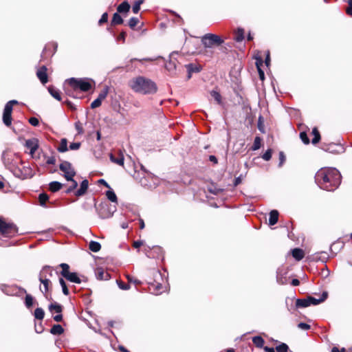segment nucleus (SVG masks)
Wrapping results in <instances>:
<instances>
[{
    "instance_id": "nucleus-37",
    "label": "nucleus",
    "mask_w": 352,
    "mask_h": 352,
    "mask_svg": "<svg viewBox=\"0 0 352 352\" xmlns=\"http://www.w3.org/2000/svg\"><path fill=\"white\" fill-rule=\"evenodd\" d=\"M261 145V138L258 136H256L254 139L253 146L252 147V150L256 151L260 148Z\"/></svg>"
},
{
    "instance_id": "nucleus-32",
    "label": "nucleus",
    "mask_w": 352,
    "mask_h": 352,
    "mask_svg": "<svg viewBox=\"0 0 352 352\" xmlns=\"http://www.w3.org/2000/svg\"><path fill=\"white\" fill-rule=\"evenodd\" d=\"M312 134L314 135V138L312 139V144H316L319 142L320 140V135L317 129V128H314L312 130Z\"/></svg>"
},
{
    "instance_id": "nucleus-54",
    "label": "nucleus",
    "mask_w": 352,
    "mask_h": 352,
    "mask_svg": "<svg viewBox=\"0 0 352 352\" xmlns=\"http://www.w3.org/2000/svg\"><path fill=\"white\" fill-rule=\"evenodd\" d=\"M107 20H108V14L107 12H104L102 15L100 19L99 20L98 23H99V25H102V23H106L107 21Z\"/></svg>"
},
{
    "instance_id": "nucleus-43",
    "label": "nucleus",
    "mask_w": 352,
    "mask_h": 352,
    "mask_svg": "<svg viewBox=\"0 0 352 352\" xmlns=\"http://www.w3.org/2000/svg\"><path fill=\"white\" fill-rule=\"evenodd\" d=\"M59 283H60V285H61L63 293L65 295H68L69 294V290H68V289L67 287L66 283H65V280H63V278H60L59 279Z\"/></svg>"
},
{
    "instance_id": "nucleus-47",
    "label": "nucleus",
    "mask_w": 352,
    "mask_h": 352,
    "mask_svg": "<svg viewBox=\"0 0 352 352\" xmlns=\"http://www.w3.org/2000/svg\"><path fill=\"white\" fill-rule=\"evenodd\" d=\"M300 138L304 144H308L309 143V139L305 132H301L300 133Z\"/></svg>"
},
{
    "instance_id": "nucleus-6",
    "label": "nucleus",
    "mask_w": 352,
    "mask_h": 352,
    "mask_svg": "<svg viewBox=\"0 0 352 352\" xmlns=\"http://www.w3.org/2000/svg\"><path fill=\"white\" fill-rule=\"evenodd\" d=\"M13 174L15 177L21 179H25L28 178H31L34 176V171L29 166H22L21 168L16 167L12 170Z\"/></svg>"
},
{
    "instance_id": "nucleus-28",
    "label": "nucleus",
    "mask_w": 352,
    "mask_h": 352,
    "mask_svg": "<svg viewBox=\"0 0 352 352\" xmlns=\"http://www.w3.org/2000/svg\"><path fill=\"white\" fill-rule=\"evenodd\" d=\"M123 23V19L118 13L113 14V19L111 20L112 25H119Z\"/></svg>"
},
{
    "instance_id": "nucleus-15",
    "label": "nucleus",
    "mask_w": 352,
    "mask_h": 352,
    "mask_svg": "<svg viewBox=\"0 0 352 352\" xmlns=\"http://www.w3.org/2000/svg\"><path fill=\"white\" fill-rule=\"evenodd\" d=\"M278 220V212L277 210H272L270 212L269 224L270 226L275 225Z\"/></svg>"
},
{
    "instance_id": "nucleus-34",
    "label": "nucleus",
    "mask_w": 352,
    "mask_h": 352,
    "mask_svg": "<svg viewBox=\"0 0 352 352\" xmlns=\"http://www.w3.org/2000/svg\"><path fill=\"white\" fill-rule=\"evenodd\" d=\"M60 267L62 268L61 275L65 278L67 276V274H69L70 272L69 271V266L67 263H61Z\"/></svg>"
},
{
    "instance_id": "nucleus-17",
    "label": "nucleus",
    "mask_w": 352,
    "mask_h": 352,
    "mask_svg": "<svg viewBox=\"0 0 352 352\" xmlns=\"http://www.w3.org/2000/svg\"><path fill=\"white\" fill-rule=\"evenodd\" d=\"M130 7L131 6L128 1H124L118 6L117 10L120 13H126L129 11Z\"/></svg>"
},
{
    "instance_id": "nucleus-64",
    "label": "nucleus",
    "mask_w": 352,
    "mask_h": 352,
    "mask_svg": "<svg viewBox=\"0 0 352 352\" xmlns=\"http://www.w3.org/2000/svg\"><path fill=\"white\" fill-rule=\"evenodd\" d=\"M263 349H264V351L265 352H275L274 348H271V347H268V346H265Z\"/></svg>"
},
{
    "instance_id": "nucleus-55",
    "label": "nucleus",
    "mask_w": 352,
    "mask_h": 352,
    "mask_svg": "<svg viewBox=\"0 0 352 352\" xmlns=\"http://www.w3.org/2000/svg\"><path fill=\"white\" fill-rule=\"evenodd\" d=\"M298 327L302 330H308L310 329V325L304 322H300L298 324Z\"/></svg>"
},
{
    "instance_id": "nucleus-3",
    "label": "nucleus",
    "mask_w": 352,
    "mask_h": 352,
    "mask_svg": "<svg viewBox=\"0 0 352 352\" xmlns=\"http://www.w3.org/2000/svg\"><path fill=\"white\" fill-rule=\"evenodd\" d=\"M70 89L67 88L66 92L70 96L74 97V91L80 90L87 91L91 88V83L87 78H71L67 80Z\"/></svg>"
},
{
    "instance_id": "nucleus-11",
    "label": "nucleus",
    "mask_w": 352,
    "mask_h": 352,
    "mask_svg": "<svg viewBox=\"0 0 352 352\" xmlns=\"http://www.w3.org/2000/svg\"><path fill=\"white\" fill-rule=\"evenodd\" d=\"M36 76L42 84L44 85L47 83L48 80L47 74V67L45 66H42L41 67H40L36 72Z\"/></svg>"
},
{
    "instance_id": "nucleus-58",
    "label": "nucleus",
    "mask_w": 352,
    "mask_h": 352,
    "mask_svg": "<svg viewBox=\"0 0 352 352\" xmlns=\"http://www.w3.org/2000/svg\"><path fill=\"white\" fill-rule=\"evenodd\" d=\"M29 122L32 126H38V124H39L38 120L36 118H34V117L30 118V120H29Z\"/></svg>"
},
{
    "instance_id": "nucleus-7",
    "label": "nucleus",
    "mask_w": 352,
    "mask_h": 352,
    "mask_svg": "<svg viewBox=\"0 0 352 352\" xmlns=\"http://www.w3.org/2000/svg\"><path fill=\"white\" fill-rule=\"evenodd\" d=\"M0 232L5 237H12L17 232V228L14 225L8 223L0 218Z\"/></svg>"
},
{
    "instance_id": "nucleus-42",
    "label": "nucleus",
    "mask_w": 352,
    "mask_h": 352,
    "mask_svg": "<svg viewBox=\"0 0 352 352\" xmlns=\"http://www.w3.org/2000/svg\"><path fill=\"white\" fill-rule=\"evenodd\" d=\"M69 182H71V185L69 186V187L66 190V193H70L72 192L74 189L76 188V187L78 186V183L76 181H75L73 178H72V180H70Z\"/></svg>"
},
{
    "instance_id": "nucleus-53",
    "label": "nucleus",
    "mask_w": 352,
    "mask_h": 352,
    "mask_svg": "<svg viewBox=\"0 0 352 352\" xmlns=\"http://www.w3.org/2000/svg\"><path fill=\"white\" fill-rule=\"evenodd\" d=\"M80 147V142H73L71 143L69 145V149L72 151H76L79 149Z\"/></svg>"
},
{
    "instance_id": "nucleus-57",
    "label": "nucleus",
    "mask_w": 352,
    "mask_h": 352,
    "mask_svg": "<svg viewBox=\"0 0 352 352\" xmlns=\"http://www.w3.org/2000/svg\"><path fill=\"white\" fill-rule=\"evenodd\" d=\"M126 278H127V280H128V281H129V283H134V284H135V285H138V284H140V281L139 280H138V279H136V278H133V277H132V276H129V275H128V276H126Z\"/></svg>"
},
{
    "instance_id": "nucleus-62",
    "label": "nucleus",
    "mask_w": 352,
    "mask_h": 352,
    "mask_svg": "<svg viewBox=\"0 0 352 352\" xmlns=\"http://www.w3.org/2000/svg\"><path fill=\"white\" fill-rule=\"evenodd\" d=\"M142 245L143 242L142 241H136L133 242V247L135 248H139Z\"/></svg>"
},
{
    "instance_id": "nucleus-24",
    "label": "nucleus",
    "mask_w": 352,
    "mask_h": 352,
    "mask_svg": "<svg viewBox=\"0 0 352 352\" xmlns=\"http://www.w3.org/2000/svg\"><path fill=\"white\" fill-rule=\"evenodd\" d=\"M296 306L298 308H304L309 306L308 298L297 299Z\"/></svg>"
},
{
    "instance_id": "nucleus-45",
    "label": "nucleus",
    "mask_w": 352,
    "mask_h": 352,
    "mask_svg": "<svg viewBox=\"0 0 352 352\" xmlns=\"http://www.w3.org/2000/svg\"><path fill=\"white\" fill-rule=\"evenodd\" d=\"M152 288H155L156 289V292H153L155 293V294L157 295L161 293L160 289L162 288V285L160 283L151 284L150 287V290H151Z\"/></svg>"
},
{
    "instance_id": "nucleus-48",
    "label": "nucleus",
    "mask_w": 352,
    "mask_h": 352,
    "mask_svg": "<svg viewBox=\"0 0 352 352\" xmlns=\"http://www.w3.org/2000/svg\"><path fill=\"white\" fill-rule=\"evenodd\" d=\"M25 302L26 307L30 308L33 304V298L30 295H26Z\"/></svg>"
},
{
    "instance_id": "nucleus-40",
    "label": "nucleus",
    "mask_w": 352,
    "mask_h": 352,
    "mask_svg": "<svg viewBox=\"0 0 352 352\" xmlns=\"http://www.w3.org/2000/svg\"><path fill=\"white\" fill-rule=\"evenodd\" d=\"M276 350L277 352H288L289 347L286 344L281 343L276 347Z\"/></svg>"
},
{
    "instance_id": "nucleus-49",
    "label": "nucleus",
    "mask_w": 352,
    "mask_h": 352,
    "mask_svg": "<svg viewBox=\"0 0 352 352\" xmlns=\"http://www.w3.org/2000/svg\"><path fill=\"white\" fill-rule=\"evenodd\" d=\"M117 284L120 289L122 290H128L130 289V286L129 284L124 283L122 281L117 280Z\"/></svg>"
},
{
    "instance_id": "nucleus-39",
    "label": "nucleus",
    "mask_w": 352,
    "mask_h": 352,
    "mask_svg": "<svg viewBox=\"0 0 352 352\" xmlns=\"http://www.w3.org/2000/svg\"><path fill=\"white\" fill-rule=\"evenodd\" d=\"M144 3V0H138L135 2L133 6L132 10L135 14H137L140 10V6Z\"/></svg>"
},
{
    "instance_id": "nucleus-10",
    "label": "nucleus",
    "mask_w": 352,
    "mask_h": 352,
    "mask_svg": "<svg viewBox=\"0 0 352 352\" xmlns=\"http://www.w3.org/2000/svg\"><path fill=\"white\" fill-rule=\"evenodd\" d=\"M25 146L30 149V155H33L38 148V140L36 138L28 139L25 141Z\"/></svg>"
},
{
    "instance_id": "nucleus-16",
    "label": "nucleus",
    "mask_w": 352,
    "mask_h": 352,
    "mask_svg": "<svg viewBox=\"0 0 352 352\" xmlns=\"http://www.w3.org/2000/svg\"><path fill=\"white\" fill-rule=\"evenodd\" d=\"M109 157L112 162L117 164L120 166L124 165V158L123 155L121 153H120L118 157H116L113 154H110Z\"/></svg>"
},
{
    "instance_id": "nucleus-50",
    "label": "nucleus",
    "mask_w": 352,
    "mask_h": 352,
    "mask_svg": "<svg viewBox=\"0 0 352 352\" xmlns=\"http://www.w3.org/2000/svg\"><path fill=\"white\" fill-rule=\"evenodd\" d=\"M263 159L265 161H269L272 157V150H267L262 156Z\"/></svg>"
},
{
    "instance_id": "nucleus-60",
    "label": "nucleus",
    "mask_w": 352,
    "mask_h": 352,
    "mask_svg": "<svg viewBox=\"0 0 352 352\" xmlns=\"http://www.w3.org/2000/svg\"><path fill=\"white\" fill-rule=\"evenodd\" d=\"M188 69L189 72H198L199 71V68L196 66H194L192 65H188Z\"/></svg>"
},
{
    "instance_id": "nucleus-2",
    "label": "nucleus",
    "mask_w": 352,
    "mask_h": 352,
    "mask_svg": "<svg viewBox=\"0 0 352 352\" xmlns=\"http://www.w3.org/2000/svg\"><path fill=\"white\" fill-rule=\"evenodd\" d=\"M129 87L136 93L153 94L157 92V87L155 82L143 76H138L130 80Z\"/></svg>"
},
{
    "instance_id": "nucleus-9",
    "label": "nucleus",
    "mask_w": 352,
    "mask_h": 352,
    "mask_svg": "<svg viewBox=\"0 0 352 352\" xmlns=\"http://www.w3.org/2000/svg\"><path fill=\"white\" fill-rule=\"evenodd\" d=\"M39 281L43 285V287L40 286L41 292L45 295V296L47 297V293L50 291L52 287V283L50 279H47L45 276L43 274L38 276Z\"/></svg>"
},
{
    "instance_id": "nucleus-46",
    "label": "nucleus",
    "mask_w": 352,
    "mask_h": 352,
    "mask_svg": "<svg viewBox=\"0 0 352 352\" xmlns=\"http://www.w3.org/2000/svg\"><path fill=\"white\" fill-rule=\"evenodd\" d=\"M107 94H108V89L105 88L99 94L97 98L102 102L104 99H105Z\"/></svg>"
},
{
    "instance_id": "nucleus-8",
    "label": "nucleus",
    "mask_w": 352,
    "mask_h": 352,
    "mask_svg": "<svg viewBox=\"0 0 352 352\" xmlns=\"http://www.w3.org/2000/svg\"><path fill=\"white\" fill-rule=\"evenodd\" d=\"M59 168L64 173L63 175L67 181L72 180V178L76 175V172L72 164L67 161L63 162L60 164Z\"/></svg>"
},
{
    "instance_id": "nucleus-5",
    "label": "nucleus",
    "mask_w": 352,
    "mask_h": 352,
    "mask_svg": "<svg viewBox=\"0 0 352 352\" xmlns=\"http://www.w3.org/2000/svg\"><path fill=\"white\" fill-rule=\"evenodd\" d=\"M18 103L17 100H12L6 104L3 113V122L6 126H9L11 125L13 105Z\"/></svg>"
},
{
    "instance_id": "nucleus-19",
    "label": "nucleus",
    "mask_w": 352,
    "mask_h": 352,
    "mask_svg": "<svg viewBox=\"0 0 352 352\" xmlns=\"http://www.w3.org/2000/svg\"><path fill=\"white\" fill-rule=\"evenodd\" d=\"M49 310L51 313L56 312L57 314H60L62 312V306L57 302H54L50 305L49 306Z\"/></svg>"
},
{
    "instance_id": "nucleus-27",
    "label": "nucleus",
    "mask_w": 352,
    "mask_h": 352,
    "mask_svg": "<svg viewBox=\"0 0 352 352\" xmlns=\"http://www.w3.org/2000/svg\"><path fill=\"white\" fill-rule=\"evenodd\" d=\"M58 151L60 153H64V152H66L67 151H68L67 141L65 138H63L60 140V143L58 148Z\"/></svg>"
},
{
    "instance_id": "nucleus-4",
    "label": "nucleus",
    "mask_w": 352,
    "mask_h": 352,
    "mask_svg": "<svg viewBox=\"0 0 352 352\" xmlns=\"http://www.w3.org/2000/svg\"><path fill=\"white\" fill-rule=\"evenodd\" d=\"M201 42L205 47L211 48L214 45H220L223 41L218 35L206 34L202 37Z\"/></svg>"
},
{
    "instance_id": "nucleus-21",
    "label": "nucleus",
    "mask_w": 352,
    "mask_h": 352,
    "mask_svg": "<svg viewBox=\"0 0 352 352\" xmlns=\"http://www.w3.org/2000/svg\"><path fill=\"white\" fill-rule=\"evenodd\" d=\"M292 256L297 261H300L304 257V252L300 248H295L292 250Z\"/></svg>"
},
{
    "instance_id": "nucleus-61",
    "label": "nucleus",
    "mask_w": 352,
    "mask_h": 352,
    "mask_svg": "<svg viewBox=\"0 0 352 352\" xmlns=\"http://www.w3.org/2000/svg\"><path fill=\"white\" fill-rule=\"evenodd\" d=\"M62 319H63V316H62L61 313L58 314L57 315L54 316V320L56 322H60L62 320Z\"/></svg>"
},
{
    "instance_id": "nucleus-1",
    "label": "nucleus",
    "mask_w": 352,
    "mask_h": 352,
    "mask_svg": "<svg viewBox=\"0 0 352 352\" xmlns=\"http://www.w3.org/2000/svg\"><path fill=\"white\" fill-rule=\"evenodd\" d=\"M318 186L325 190L333 191L341 182V175L335 168H322L315 175Z\"/></svg>"
},
{
    "instance_id": "nucleus-23",
    "label": "nucleus",
    "mask_w": 352,
    "mask_h": 352,
    "mask_svg": "<svg viewBox=\"0 0 352 352\" xmlns=\"http://www.w3.org/2000/svg\"><path fill=\"white\" fill-rule=\"evenodd\" d=\"M63 331L64 329L60 324H54L50 329V333L53 335H60Z\"/></svg>"
},
{
    "instance_id": "nucleus-36",
    "label": "nucleus",
    "mask_w": 352,
    "mask_h": 352,
    "mask_svg": "<svg viewBox=\"0 0 352 352\" xmlns=\"http://www.w3.org/2000/svg\"><path fill=\"white\" fill-rule=\"evenodd\" d=\"M210 95L218 104H221V96L219 92L212 90L210 91Z\"/></svg>"
},
{
    "instance_id": "nucleus-12",
    "label": "nucleus",
    "mask_w": 352,
    "mask_h": 352,
    "mask_svg": "<svg viewBox=\"0 0 352 352\" xmlns=\"http://www.w3.org/2000/svg\"><path fill=\"white\" fill-rule=\"evenodd\" d=\"M88 186H89V182H88V180L87 179H84L81 183H80V188L78 190H76V192H75V195L77 196V197H80V196H82L83 195L85 194V192H87V188H88Z\"/></svg>"
},
{
    "instance_id": "nucleus-29",
    "label": "nucleus",
    "mask_w": 352,
    "mask_h": 352,
    "mask_svg": "<svg viewBox=\"0 0 352 352\" xmlns=\"http://www.w3.org/2000/svg\"><path fill=\"white\" fill-rule=\"evenodd\" d=\"M244 38V30L242 28H238L236 33H235V38L234 39L237 42H241Z\"/></svg>"
},
{
    "instance_id": "nucleus-14",
    "label": "nucleus",
    "mask_w": 352,
    "mask_h": 352,
    "mask_svg": "<svg viewBox=\"0 0 352 352\" xmlns=\"http://www.w3.org/2000/svg\"><path fill=\"white\" fill-rule=\"evenodd\" d=\"M43 275L46 277L47 279H50L53 276V271L50 266H45L41 270L39 273V276Z\"/></svg>"
},
{
    "instance_id": "nucleus-20",
    "label": "nucleus",
    "mask_w": 352,
    "mask_h": 352,
    "mask_svg": "<svg viewBox=\"0 0 352 352\" xmlns=\"http://www.w3.org/2000/svg\"><path fill=\"white\" fill-rule=\"evenodd\" d=\"M48 91L51 96L54 97L55 99H56L58 101L61 100L60 91L57 89L52 86H50L48 87Z\"/></svg>"
},
{
    "instance_id": "nucleus-44",
    "label": "nucleus",
    "mask_w": 352,
    "mask_h": 352,
    "mask_svg": "<svg viewBox=\"0 0 352 352\" xmlns=\"http://www.w3.org/2000/svg\"><path fill=\"white\" fill-rule=\"evenodd\" d=\"M139 23V20L136 17H132L129 21V25L131 29H133Z\"/></svg>"
},
{
    "instance_id": "nucleus-25",
    "label": "nucleus",
    "mask_w": 352,
    "mask_h": 352,
    "mask_svg": "<svg viewBox=\"0 0 352 352\" xmlns=\"http://www.w3.org/2000/svg\"><path fill=\"white\" fill-rule=\"evenodd\" d=\"M63 186V184L58 182H52L49 184V188L52 192H56L59 190Z\"/></svg>"
},
{
    "instance_id": "nucleus-22",
    "label": "nucleus",
    "mask_w": 352,
    "mask_h": 352,
    "mask_svg": "<svg viewBox=\"0 0 352 352\" xmlns=\"http://www.w3.org/2000/svg\"><path fill=\"white\" fill-rule=\"evenodd\" d=\"M262 65H263V60L261 58L256 59V66L258 69L259 78L261 80H263L265 78V74H264V72L261 68Z\"/></svg>"
},
{
    "instance_id": "nucleus-33",
    "label": "nucleus",
    "mask_w": 352,
    "mask_h": 352,
    "mask_svg": "<svg viewBox=\"0 0 352 352\" xmlns=\"http://www.w3.org/2000/svg\"><path fill=\"white\" fill-rule=\"evenodd\" d=\"M96 276L100 280H107L108 274L105 273L102 269H98L96 272Z\"/></svg>"
},
{
    "instance_id": "nucleus-26",
    "label": "nucleus",
    "mask_w": 352,
    "mask_h": 352,
    "mask_svg": "<svg viewBox=\"0 0 352 352\" xmlns=\"http://www.w3.org/2000/svg\"><path fill=\"white\" fill-rule=\"evenodd\" d=\"M89 248L91 251L94 252H98L100 250L101 245L98 242L91 241L89 244Z\"/></svg>"
},
{
    "instance_id": "nucleus-52",
    "label": "nucleus",
    "mask_w": 352,
    "mask_h": 352,
    "mask_svg": "<svg viewBox=\"0 0 352 352\" xmlns=\"http://www.w3.org/2000/svg\"><path fill=\"white\" fill-rule=\"evenodd\" d=\"M101 104H102V102L100 100H98V98H96L91 103V109L97 108V107H100L101 105Z\"/></svg>"
},
{
    "instance_id": "nucleus-41",
    "label": "nucleus",
    "mask_w": 352,
    "mask_h": 352,
    "mask_svg": "<svg viewBox=\"0 0 352 352\" xmlns=\"http://www.w3.org/2000/svg\"><path fill=\"white\" fill-rule=\"evenodd\" d=\"M105 210H106V208L104 207H102L101 211L99 212V216L102 219L109 218V217H111V215L113 213V211H112V212L109 211L108 213H105L104 212Z\"/></svg>"
},
{
    "instance_id": "nucleus-35",
    "label": "nucleus",
    "mask_w": 352,
    "mask_h": 352,
    "mask_svg": "<svg viewBox=\"0 0 352 352\" xmlns=\"http://www.w3.org/2000/svg\"><path fill=\"white\" fill-rule=\"evenodd\" d=\"M107 197L112 202H117V196L112 190H107L106 192Z\"/></svg>"
},
{
    "instance_id": "nucleus-31",
    "label": "nucleus",
    "mask_w": 352,
    "mask_h": 352,
    "mask_svg": "<svg viewBox=\"0 0 352 352\" xmlns=\"http://www.w3.org/2000/svg\"><path fill=\"white\" fill-rule=\"evenodd\" d=\"M34 316L36 319L43 320L45 316V312L42 308H36L34 310Z\"/></svg>"
},
{
    "instance_id": "nucleus-18",
    "label": "nucleus",
    "mask_w": 352,
    "mask_h": 352,
    "mask_svg": "<svg viewBox=\"0 0 352 352\" xmlns=\"http://www.w3.org/2000/svg\"><path fill=\"white\" fill-rule=\"evenodd\" d=\"M67 280L70 282L75 283H80L81 280L80 278L78 276V274L76 272H70L69 274H67V276L65 277Z\"/></svg>"
},
{
    "instance_id": "nucleus-56",
    "label": "nucleus",
    "mask_w": 352,
    "mask_h": 352,
    "mask_svg": "<svg viewBox=\"0 0 352 352\" xmlns=\"http://www.w3.org/2000/svg\"><path fill=\"white\" fill-rule=\"evenodd\" d=\"M56 162V158L54 156H47L46 159L47 164H54Z\"/></svg>"
},
{
    "instance_id": "nucleus-38",
    "label": "nucleus",
    "mask_w": 352,
    "mask_h": 352,
    "mask_svg": "<svg viewBox=\"0 0 352 352\" xmlns=\"http://www.w3.org/2000/svg\"><path fill=\"white\" fill-rule=\"evenodd\" d=\"M49 199V197L45 193H41L38 196V200L41 206H45V202Z\"/></svg>"
},
{
    "instance_id": "nucleus-30",
    "label": "nucleus",
    "mask_w": 352,
    "mask_h": 352,
    "mask_svg": "<svg viewBox=\"0 0 352 352\" xmlns=\"http://www.w3.org/2000/svg\"><path fill=\"white\" fill-rule=\"evenodd\" d=\"M253 343L258 348L263 346L264 340L261 336H255L252 339Z\"/></svg>"
},
{
    "instance_id": "nucleus-51",
    "label": "nucleus",
    "mask_w": 352,
    "mask_h": 352,
    "mask_svg": "<svg viewBox=\"0 0 352 352\" xmlns=\"http://www.w3.org/2000/svg\"><path fill=\"white\" fill-rule=\"evenodd\" d=\"M166 68L168 71H173L176 69V65L174 62L170 60L168 63L166 64Z\"/></svg>"
},
{
    "instance_id": "nucleus-63",
    "label": "nucleus",
    "mask_w": 352,
    "mask_h": 352,
    "mask_svg": "<svg viewBox=\"0 0 352 352\" xmlns=\"http://www.w3.org/2000/svg\"><path fill=\"white\" fill-rule=\"evenodd\" d=\"M125 36L126 34L124 32H121L120 35L118 36V40L122 41L124 42L125 41Z\"/></svg>"
},
{
    "instance_id": "nucleus-13",
    "label": "nucleus",
    "mask_w": 352,
    "mask_h": 352,
    "mask_svg": "<svg viewBox=\"0 0 352 352\" xmlns=\"http://www.w3.org/2000/svg\"><path fill=\"white\" fill-rule=\"evenodd\" d=\"M327 294L325 292L322 294V296L320 298H316L312 296L307 297L309 303V306L311 305H316L320 304V302L324 301L325 299L327 298Z\"/></svg>"
},
{
    "instance_id": "nucleus-59",
    "label": "nucleus",
    "mask_w": 352,
    "mask_h": 352,
    "mask_svg": "<svg viewBox=\"0 0 352 352\" xmlns=\"http://www.w3.org/2000/svg\"><path fill=\"white\" fill-rule=\"evenodd\" d=\"M279 160H280L279 166H281L285 161V156L283 152L279 153Z\"/></svg>"
}]
</instances>
